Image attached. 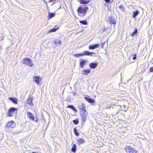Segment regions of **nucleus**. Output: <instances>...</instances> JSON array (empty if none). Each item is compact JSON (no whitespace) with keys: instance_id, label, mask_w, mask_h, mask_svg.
<instances>
[{"instance_id":"obj_2","label":"nucleus","mask_w":153,"mask_h":153,"mask_svg":"<svg viewBox=\"0 0 153 153\" xmlns=\"http://www.w3.org/2000/svg\"><path fill=\"white\" fill-rule=\"evenodd\" d=\"M15 126V124L13 121H11L8 122L6 125V129L7 131H9V129L14 128Z\"/></svg>"},{"instance_id":"obj_3","label":"nucleus","mask_w":153,"mask_h":153,"mask_svg":"<svg viewBox=\"0 0 153 153\" xmlns=\"http://www.w3.org/2000/svg\"><path fill=\"white\" fill-rule=\"evenodd\" d=\"M22 63L30 67H32L33 65L31 60L30 59L27 58H25L23 59Z\"/></svg>"},{"instance_id":"obj_9","label":"nucleus","mask_w":153,"mask_h":153,"mask_svg":"<svg viewBox=\"0 0 153 153\" xmlns=\"http://www.w3.org/2000/svg\"><path fill=\"white\" fill-rule=\"evenodd\" d=\"M91 70V69H84L81 72L82 74L83 75H87L90 73Z\"/></svg>"},{"instance_id":"obj_24","label":"nucleus","mask_w":153,"mask_h":153,"mask_svg":"<svg viewBox=\"0 0 153 153\" xmlns=\"http://www.w3.org/2000/svg\"><path fill=\"white\" fill-rule=\"evenodd\" d=\"M76 145L75 144H74L73 147L71 149V151L74 152H75L76 151Z\"/></svg>"},{"instance_id":"obj_18","label":"nucleus","mask_w":153,"mask_h":153,"mask_svg":"<svg viewBox=\"0 0 153 153\" xmlns=\"http://www.w3.org/2000/svg\"><path fill=\"white\" fill-rule=\"evenodd\" d=\"M139 11L138 10L134 11L132 15V17L135 18V17L139 14Z\"/></svg>"},{"instance_id":"obj_20","label":"nucleus","mask_w":153,"mask_h":153,"mask_svg":"<svg viewBox=\"0 0 153 153\" xmlns=\"http://www.w3.org/2000/svg\"><path fill=\"white\" fill-rule=\"evenodd\" d=\"M67 108H70L72 109L73 111H74L75 113L77 112V110L75 108L74 106L73 105H70L68 106Z\"/></svg>"},{"instance_id":"obj_14","label":"nucleus","mask_w":153,"mask_h":153,"mask_svg":"<svg viewBox=\"0 0 153 153\" xmlns=\"http://www.w3.org/2000/svg\"><path fill=\"white\" fill-rule=\"evenodd\" d=\"M27 115L28 117L30 119L34 120V117L32 113L30 112H28L27 113Z\"/></svg>"},{"instance_id":"obj_4","label":"nucleus","mask_w":153,"mask_h":153,"mask_svg":"<svg viewBox=\"0 0 153 153\" xmlns=\"http://www.w3.org/2000/svg\"><path fill=\"white\" fill-rule=\"evenodd\" d=\"M17 109L16 108L12 107L10 108L8 112L7 115L8 117H12L13 116L16 111H17Z\"/></svg>"},{"instance_id":"obj_35","label":"nucleus","mask_w":153,"mask_h":153,"mask_svg":"<svg viewBox=\"0 0 153 153\" xmlns=\"http://www.w3.org/2000/svg\"><path fill=\"white\" fill-rule=\"evenodd\" d=\"M150 72H153V67H152L150 68Z\"/></svg>"},{"instance_id":"obj_30","label":"nucleus","mask_w":153,"mask_h":153,"mask_svg":"<svg viewBox=\"0 0 153 153\" xmlns=\"http://www.w3.org/2000/svg\"><path fill=\"white\" fill-rule=\"evenodd\" d=\"M107 3L109 4H111L113 2V0H104Z\"/></svg>"},{"instance_id":"obj_5","label":"nucleus","mask_w":153,"mask_h":153,"mask_svg":"<svg viewBox=\"0 0 153 153\" xmlns=\"http://www.w3.org/2000/svg\"><path fill=\"white\" fill-rule=\"evenodd\" d=\"M125 149L126 153H137V151L130 146H127Z\"/></svg>"},{"instance_id":"obj_32","label":"nucleus","mask_w":153,"mask_h":153,"mask_svg":"<svg viewBox=\"0 0 153 153\" xmlns=\"http://www.w3.org/2000/svg\"><path fill=\"white\" fill-rule=\"evenodd\" d=\"M82 56V53H77L74 55V56L76 57H78L79 56Z\"/></svg>"},{"instance_id":"obj_16","label":"nucleus","mask_w":153,"mask_h":153,"mask_svg":"<svg viewBox=\"0 0 153 153\" xmlns=\"http://www.w3.org/2000/svg\"><path fill=\"white\" fill-rule=\"evenodd\" d=\"M91 54H95L94 53H91L88 51H84L82 53V56L83 55H90Z\"/></svg>"},{"instance_id":"obj_36","label":"nucleus","mask_w":153,"mask_h":153,"mask_svg":"<svg viewBox=\"0 0 153 153\" xmlns=\"http://www.w3.org/2000/svg\"><path fill=\"white\" fill-rule=\"evenodd\" d=\"M31 153H40V152L39 151H37V152H33Z\"/></svg>"},{"instance_id":"obj_13","label":"nucleus","mask_w":153,"mask_h":153,"mask_svg":"<svg viewBox=\"0 0 153 153\" xmlns=\"http://www.w3.org/2000/svg\"><path fill=\"white\" fill-rule=\"evenodd\" d=\"M80 66L81 68H83L84 65L85 64L87 61L85 60H83V59H81L80 60Z\"/></svg>"},{"instance_id":"obj_11","label":"nucleus","mask_w":153,"mask_h":153,"mask_svg":"<svg viewBox=\"0 0 153 153\" xmlns=\"http://www.w3.org/2000/svg\"><path fill=\"white\" fill-rule=\"evenodd\" d=\"M97 65H98L97 63L92 62V63H91L89 64V67L91 68L94 69L96 68V67Z\"/></svg>"},{"instance_id":"obj_17","label":"nucleus","mask_w":153,"mask_h":153,"mask_svg":"<svg viewBox=\"0 0 153 153\" xmlns=\"http://www.w3.org/2000/svg\"><path fill=\"white\" fill-rule=\"evenodd\" d=\"M81 4H86L88 3L91 0H78Z\"/></svg>"},{"instance_id":"obj_25","label":"nucleus","mask_w":153,"mask_h":153,"mask_svg":"<svg viewBox=\"0 0 153 153\" xmlns=\"http://www.w3.org/2000/svg\"><path fill=\"white\" fill-rule=\"evenodd\" d=\"M119 8L121 10V11L125 12V7L123 5H120L119 6Z\"/></svg>"},{"instance_id":"obj_6","label":"nucleus","mask_w":153,"mask_h":153,"mask_svg":"<svg viewBox=\"0 0 153 153\" xmlns=\"http://www.w3.org/2000/svg\"><path fill=\"white\" fill-rule=\"evenodd\" d=\"M87 113L86 111H82L81 116L83 121H85L87 117Z\"/></svg>"},{"instance_id":"obj_22","label":"nucleus","mask_w":153,"mask_h":153,"mask_svg":"<svg viewBox=\"0 0 153 153\" xmlns=\"http://www.w3.org/2000/svg\"><path fill=\"white\" fill-rule=\"evenodd\" d=\"M79 144H82L85 142V140L82 139H80L76 141Z\"/></svg>"},{"instance_id":"obj_7","label":"nucleus","mask_w":153,"mask_h":153,"mask_svg":"<svg viewBox=\"0 0 153 153\" xmlns=\"http://www.w3.org/2000/svg\"><path fill=\"white\" fill-rule=\"evenodd\" d=\"M33 81L37 84H39L40 81L41 80V78L39 76H34L33 77Z\"/></svg>"},{"instance_id":"obj_29","label":"nucleus","mask_w":153,"mask_h":153,"mask_svg":"<svg viewBox=\"0 0 153 153\" xmlns=\"http://www.w3.org/2000/svg\"><path fill=\"white\" fill-rule=\"evenodd\" d=\"M74 132L75 135L77 136H78L79 134V133L77 132V129L76 128H75L74 129Z\"/></svg>"},{"instance_id":"obj_10","label":"nucleus","mask_w":153,"mask_h":153,"mask_svg":"<svg viewBox=\"0 0 153 153\" xmlns=\"http://www.w3.org/2000/svg\"><path fill=\"white\" fill-rule=\"evenodd\" d=\"M84 98L86 100L90 103H93L95 102V101L93 99L89 98L88 97H84Z\"/></svg>"},{"instance_id":"obj_15","label":"nucleus","mask_w":153,"mask_h":153,"mask_svg":"<svg viewBox=\"0 0 153 153\" xmlns=\"http://www.w3.org/2000/svg\"><path fill=\"white\" fill-rule=\"evenodd\" d=\"M79 108L82 111H86L85 108L84 106V105L82 103L79 105L78 106Z\"/></svg>"},{"instance_id":"obj_19","label":"nucleus","mask_w":153,"mask_h":153,"mask_svg":"<svg viewBox=\"0 0 153 153\" xmlns=\"http://www.w3.org/2000/svg\"><path fill=\"white\" fill-rule=\"evenodd\" d=\"M54 43L56 46H59L61 45V42L59 39H57L54 41Z\"/></svg>"},{"instance_id":"obj_34","label":"nucleus","mask_w":153,"mask_h":153,"mask_svg":"<svg viewBox=\"0 0 153 153\" xmlns=\"http://www.w3.org/2000/svg\"><path fill=\"white\" fill-rule=\"evenodd\" d=\"M136 58V55L135 54L134 55H133V59L134 60H135Z\"/></svg>"},{"instance_id":"obj_28","label":"nucleus","mask_w":153,"mask_h":153,"mask_svg":"<svg viewBox=\"0 0 153 153\" xmlns=\"http://www.w3.org/2000/svg\"><path fill=\"white\" fill-rule=\"evenodd\" d=\"M80 23L84 25H87V22L86 20H80L79 21Z\"/></svg>"},{"instance_id":"obj_33","label":"nucleus","mask_w":153,"mask_h":153,"mask_svg":"<svg viewBox=\"0 0 153 153\" xmlns=\"http://www.w3.org/2000/svg\"><path fill=\"white\" fill-rule=\"evenodd\" d=\"M74 123L75 124L77 125L79 123V121L78 119H76L73 121Z\"/></svg>"},{"instance_id":"obj_12","label":"nucleus","mask_w":153,"mask_h":153,"mask_svg":"<svg viewBox=\"0 0 153 153\" xmlns=\"http://www.w3.org/2000/svg\"><path fill=\"white\" fill-rule=\"evenodd\" d=\"M109 20H110V22L111 24H115L116 23V22L113 16H111L109 18Z\"/></svg>"},{"instance_id":"obj_31","label":"nucleus","mask_w":153,"mask_h":153,"mask_svg":"<svg viewBox=\"0 0 153 153\" xmlns=\"http://www.w3.org/2000/svg\"><path fill=\"white\" fill-rule=\"evenodd\" d=\"M137 29H136L132 33L131 36H134L135 34H136L137 33Z\"/></svg>"},{"instance_id":"obj_1","label":"nucleus","mask_w":153,"mask_h":153,"mask_svg":"<svg viewBox=\"0 0 153 153\" xmlns=\"http://www.w3.org/2000/svg\"><path fill=\"white\" fill-rule=\"evenodd\" d=\"M88 8V7L85 5H80L77 10L79 16H84L86 13Z\"/></svg>"},{"instance_id":"obj_23","label":"nucleus","mask_w":153,"mask_h":153,"mask_svg":"<svg viewBox=\"0 0 153 153\" xmlns=\"http://www.w3.org/2000/svg\"><path fill=\"white\" fill-rule=\"evenodd\" d=\"M27 102L30 105H32V99L31 98H29L27 100Z\"/></svg>"},{"instance_id":"obj_26","label":"nucleus","mask_w":153,"mask_h":153,"mask_svg":"<svg viewBox=\"0 0 153 153\" xmlns=\"http://www.w3.org/2000/svg\"><path fill=\"white\" fill-rule=\"evenodd\" d=\"M55 27L54 28L52 29L51 30L49 31L48 32V33H51L53 32H54L56 31V30L59 28V27H57V28H56Z\"/></svg>"},{"instance_id":"obj_8","label":"nucleus","mask_w":153,"mask_h":153,"mask_svg":"<svg viewBox=\"0 0 153 153\" xmlns=\"http://www.w3.org/2000/svg\"><path fill=\"white\" fill-rule=\"evenodd\" d=\"M100 45L99 44H96L94 45H90L89 46V49L93 50L98 48Z\"/></svg>"},{"instance_id":"obj_21","label":"nucleus","mask_w":153,"mask_h":153,"mask_svg":"<svg viewBox=\"0 0 153 153\" xmlns=\"http://www.w3.org/2000/svg\"><path fill=\"white\" fill-rule=\"evenodd\" d=\"M55 13H51L50 12L48 13V19H50L52 17H54L55 16Z\"/></svg>"},{"instance_id":"obj_27","label":"nucleus","mask_w":153,"mask_h":153,"mask_svg":"<svg viewBox=\"0 0 153 153\" xmlns=\"http://www.w3.org/2000/svg\"><path fill=\"white\" fill-rule=\"evenodd\" d=\"M10 100L15 104H17V103L16 98H10Z\"/></svg>"}]
</instances>
